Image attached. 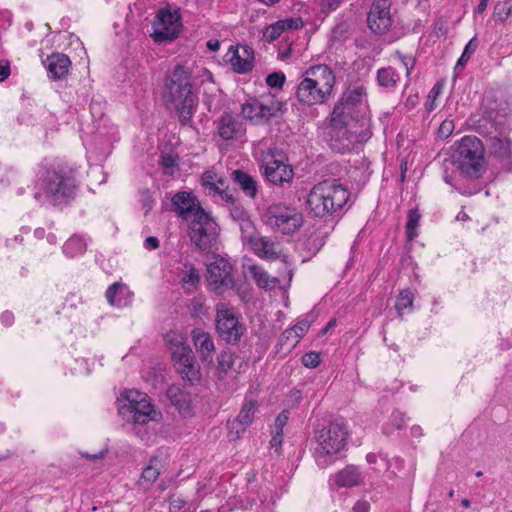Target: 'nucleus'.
I'll use <instances>...</instances> for the list:
<instances>
[{
	"label": "nucleus",
	"instance_id": "nucleus-1",
	"mask_svg": "<svg viewBox=\"0 0 512 512\" xmlns=\"http://www.w3.org/2000/svg\"><path fill=\"white\" fill-rule=\"evenodd\" d=\"M163 99L168 109L174 110L182 126L190 125L198 103L193 91L190 73L182 66H176L166 79Z\"/></svg>",
	"mask_w": 512,
	"mask_h": 512
},
{
	"label": "nucleus",
	"instance_id": "nucleus-2",
	"mask_svg": "<svg viewBox=\"0 0 512 512\" xmlns=\"http://www.w3.org/2000/svg\"><path fill=\"white\" fill-rule=\"evenodd\" d=\"M350 192L338 179L314 185L307 196V207L316 217L338 216L346 210Z\"/></svg>",
	"mask_w": 512,
	"mask_h": 512
},
{
	"label": "nucleus",
	"instance_id": "nucleus-3",
	"mask_svg": "<svg viewBox=\"0 0 512 512\" xmlns=\"http://www.w3.org/2000/svg\"><path fill=\"white\" fill-rule=\"evenodd\" d=\"M454 164L465 178L482 177L487 168L484 143L476 136L462 137L457 144Z\"/></svg>",
	"mask_w": 512,
	"mask_h": 512
},
{
	"label": "nucleus",
	"instance_id": "nucleus-4",
	"mask_svg": "<svg viewBox=\"0 0 512 512\" xmlns=\"http://www.w3.org/2000/svg\"><path fill=\"white\" fill-rule=\"evenodd\" d=\"M348 430L345 424L334 421L329 422L321 429L316 430L315 460L321 468L334 461V456L339 454L347 444Z\"/></svg>",
	"mask_w": 512,
	"mask_h": 512
},
{
	"label": "nucleus",
	"instance_id": "nucleus-5",
	"mask_svg": "<svg viewBox=\"0 0 512 512\" xmlns=\"http://www.w3.org/2000/svg\"><path fill=\"white\" fill-rule=\"evenodd\" d=\"M285 110V103L274 95L252 98L241 105L242 117L254 126L279 125Z\"/></svg>",
	"mask_w": 512,
	"mask_h": 512
},
{
	"label": "nucleus",
	"instance_id": "nucleus-6",
	"mask_svg": "<svg viewBox=\"0 0 512 512\" xmlns=\"http://www.w3.org/2000/svg\"><path fill=\"white\" fill-rule=\"evenodd\" d=\"M41 187L53 205L66 203L74 198L78 187L75 170H48L41 178Z\"/></svg>",
	"mask_w": 512,
	"mask_h": 512
},
{
	"label": "nucleus",
	"instance_id": "nucleus-7",
	"mask_svg": "<svg viewBox=\"0 0 512 512\" xmlns=\"http://www.w3.org/2000/svg\"><path fill=\"white\" fill-rule=\"evenodd\" d=\"M119 401V414L129 422L147 424L157 421L161 412L151 404L149 397L138 390H128Z\"/></svg>",
	"mask_w": 512,
	"mask_h": 512
},
{
	"label": "nucleus",
	"instance_id": "nucleus-8",
	"mask_svg": "<svg viewBox=\"0 0 512 512\" xmlns=\"http://www.w3.org/2000/svg\"><path fill=\"white\" fill-rule=\"evenodd\" d=\"M265 225L284 235L296 233L303 225L302 213L293 206L282 203L269 205L262 214Z\"/></svg>",
	"mask_w": 512,
	"mask_h": 512
},
{
	"label": "nucleus",
	"instance_id": "nucleus-9",
	"mask_svg": "<svg viewBox=\"0 0 512 512\" xmlns=\"http://www.w3.org/2000/svg\"><path fill=\"white\" fill-rule=\"evenodd\" d=\"M194 215V218L188 221V235L191 242L202 252L217 249L218 224L205 210H198Z\"/></svg>",
	"mask_w": 512,
	"mask_h": 512
},
{
	"label": "nucleus",
	"instance_id": "nucleus-10",
	"mask_svg": "<svg viewBox=\"0 0 512 512\" xmlns=\"http://www.w3.org/2000/svg\"><path fill=\"white\" fill-rule=\"evenodd\" d=\"M260 168L266 180L275 186L282 187L291 183L294 178L293 168L286 155L277 148L269 149L263 154Z\"/></svg>",
	"mask_w": 512,
	"mask_h": 512
},
{
	"label": "nucleus",
	"instance_id": "nucleus-11",
	"mask_svg": "<svg viewBox=\"0 0 512 512\" xmlns=\"http://www.w3.org/2000/svg\"><path fill=\"white\" fill-rule=\"evenodd\" d=\"M215 322L219 337L228 344H237L246 332V327L240 322L235 309L227 303L216 305Z\"/></svg>",
	"mask_w": 512,
	"mask_h": 512
},
{
	"label": "nucleus",
	"instance_id": "nucleus-12",
	"mask_svg": "<svg viewBox=\"0 0 512 512\" xmlns=\"http://www.w3.org/2000/svg\"><path fill=\"white\" fill-rule=\"evenodd\" d=\"M485 141L489 154L505 171L512 173V140L502 130H492Z\"/></svg>",
	"mask_w": 512,
	"mask_h": 512
},
{
	"label": "nucleus",
	"instance_id": "nucleus-13",
	"mask_svg": "<svg viewBox=\"0 0 512 512\" xmlns=\"http://www.w3.org/2000/svg\"><path fill=\"white\" fill-rule=\"evenodd\" d=\"M180 15L178 11L162 8L158 11L153 24L155 41H166L177 38L180 32Z\"/></svg>",
	"mask_w": 512,
	"mask_h": 512
},
{
	"label": "nucleus",
	"instance_id": "nucleus-14",
	"mask_svg": "<svg viewBox=\"0 0 512 512\" xmlns=\"http://www.w3.org/2000/svg\"><path fill=\"white\" fill-rule=\"evenodd\" d=\"M509 113L508 104L489 97L483 99L481 105V118L477 120L475 128H498L505 125V119Z\"/></svg>",
	"mask_w": 512,
	"mask_h": 512
},
{
	"label": "nucleus",
	"instance_id": "nucleus-15",
	"mask_svg": "<svg viewBox=\"0 0 512 512\" xmlns=\"http://www.w3.org/2000/svg\"><path fill=\"white\" fill-rule=\"evenodd\" d=\"M208 281L217 291L223 292L234 287L232 265L224 258L216 256L208 267Z\"/></svg>",
	"mask_w": 512,
	"mask_h": 512
},
{
	"label": "nucleus",
	"instance_id": "nucleus-16",
	"mask_svg": "<svg viewBox=\"0 0 512 512\" xmlns=\"http://www.w3.org/2000/svg\"><path fill=\"white\" fill-rule=\"evenodd\" d=\"M242 241L249 245L253 252L260 258L274 261L282 258L285 262V256L282 255L280 244L274 242L269 237L258 236L256 231L251 233L250 237H244Z\"/></svg>",
	"mask_w": 512,
	"mask_h": 512
},
{
	"label": "nucleus",
	"instance_id": "nucleus-17",
	"mask_svg": "<svg viewBox=\"0 0 512 512\" xmlns=\"http://www.w3.org/2000/svg\"><path fill=\"white\" fill-rule=\"evenodd\" d=\"M390 8V0H375L372 3L367 22L374 33L383 34L390 28L392 24Z\"/></svg>",
	"mask_w": 512,
	"mask_h": 512
},
{
	"label": "nucleus",
	"instance_id": "nucleus-18",
	"mask_svg": "<svg viewBox=\"0 0 512 512\" xmlns=\"http://www.w3.org/2000/svg\"><path fill=\"white\" fill-rule=\"evenodd\" d=\"M226 57L233 71L238 74H246L254 67V51L248 45L230 46Z\"/></svg>",
	"mask_w": 512,
	"mask_h": 512
},
{
	"label": "nucleus",
	"instance_id": "nucleus-19",
	"mask_svg": "<svg viewBox=\"0 0 512 512\" xmlns=\"http://www.w3.org/2000/svg\"><path fill=\"white\" fill-rule=\"evenodd\" d=\"M256 407L257 400L245 398L238 416L234 420L228 421L229 435L231 437L234 439L240 438L241 434L246 431L247 427L250 426L253 421Z\"/></svg>",
	"mask_w": 512,
	"mask_h": 512
},
{
	"label": "nucleus",
	"instance_id": "nucleus-20",
	"mask_svg": "<svg viewBox=\"0 0 512 512\" xmlns=\"http://www.w3.org/2000/svg\"><path fill=\"white\" fill-rule=\"evenodd\" d=\"M171 202L179 217L187 222L194 218L196 211L204 210L192 192H178L172 197Z\"/></svg>",
	"mask_w": 512,
	"mask_h": 512
},
{
	"label": "nucleus",
	"instance_id": "nucleus-21",
	"mask_svg": "<svg viewBox=\"0 0 512 512\" xmlns=\"http://www.w3.org/2000/svg\"><path fill=\"white\" fill-rule=\"evenodd\" d=\"M303 77L313 82L328 95L331 94L335 85V75L331 68L325 64L310 67L305 71Z\"/></svg>",
	"mask_w": 512,
	"mask_h": 512
},
{
	"label": "nucleus",
	"instance_id": "nucleus-22",
	"mask_svg": "<svg viewBox=\"0 0 512 512\" xmlns=\"http://www.w3.org/2000/svg\"><path fill=\"white\" fill-rule=\"evenodd\" d=\"M324 140L331 150L343 154L354 147L357 137L352 130H328Z\"/></svg>",
	"mask_w": 512,
	"mask_h": 512
},
{
	"label": "nucleus",
	"instance_id": "nucleus-23",
	"mask_svg": "<svg viewBox=\"0 0 512 512\" xmlns=\"http://www.w3.org/2000/svg\"><path fill=\"white\" fill-rule=\"evenodd\" d=\"M193 345L203 363H212L216 351L213 337L201 328L191 331Z\"/></svg>",
	"mask_w": 512,
	"mask_h": 512
},
{
	"label": "nucleus",
	"instance_id": "nucleus-24",
	"mask_svg": "<svg viewBox=\"0 0 512 512\" xmlns=\"http://www.w3.org/2000/svg\"><path fill=\"white\" fill-rule=\"evenodd\" d=\"M321 88L315 85L313 82L308 81L306 78H302L296 88L297 100L305 105H315L324 103L328 98Z\"/></svg>",
	"mask_w": 512,
	"mask_h": 512
},
{
	"label": "nucleus",
	"instance_id": "nucleus-25",
	"mask_svg": "<svg viewBox=\"0 0 512 512\" xmlns=\"http://www.w3.org/2000/svg\"><path fill=\"white\" fill-rule=\"evenodd\" d=\"M165 341L170 349L174 364L188 357H193L194 353L187 343L185 334L177 331H170L165 335Z\"/></svg>",
	"mask_w": 512,
	"mask_h": 512
},
{
	"label": "nucleus",
	"instance_id": "nucleus-26",
	"mask_svg": "<svg viewBox=\"0 0 512 512\" xmlns=\"http://www.w3.org/2000/svg\"><path fill=\"white\" fill-rule=\"evenodd\" d=\"M360 110L338 101L331 113L332 128H347L358 122Z\"/></svg>",
	"mask_w": 512,
	"mask_h": 512
},
{
	"label": "nucleus",
	"instance_id": "nucleus-27",
	"mask_svg": "<svg viewBox=\"0 0 512 512\" xmlns=\"http://www.w3.org/2000/svg\"><path fill=\"white\" fill-rule=\"evenodd\" d=\"M226 210L228 211L231 219L238 224L241 231V239L244 237H250L251 233L255 232L254 222L252 221L249 212L244 208L240 201L232 203V206H229Z\"/></svg>",
	"mask_w": 512,
	"mask_h": 512
},
{
	"label": "nucleus",
	"instance_id": "nucleus-28",
	"mask_svg": "<svg viewBox=\"0 0 512 512\" xmlns=\"http://www.w3.org/2000/svg\"><path fill=\"white\" fill-rule=\"evenodd\" d=\"M46 69L49 73V77L58 80L64 78L71 67V61L69 57L63 53H53L47 57L44 62Z\"/></svg>",
	"mask_w": 512,
	"mask_h": 512
},
{
	"label": "nucleus",
	"instance_id": "nucleus-29",
	"mask_svg": "<svg viewBox=\"0 0 512 512\" xmlns=\"http://www.w3.org/2000/svg\"><path fill=\"white\" fill-rule=\"evenodd\" d=\"M167 397L182 416L188 417L193 414L192 395L189 392L172 386L167 390Z\"/></svg>",
	"mask_w": 512,
	"mask_h": 512
},
{
	"label": "nucleus",
	"instance_id": "nucleus-30",
	"mask_svg": "<svg viewBox=\"0 0 512 512\" xmlns=\"http://www.w3.org/2000/svg\"><path fill=\"white\" fill-rule=\"evenodd\" d=\"M334 481L339 487L349 488L363 484L364 476L357 466L347 465L335 474Z\"/></svg>",
	"mask_w": 512,
	"mask_h": 512
},
{
	"label": "nucleus",
	"instance_id": "nucleus-31",
	"mask_svg": "<svg viewBox=\"0 0 512 512\" xmlns=\"http://www.w3.org/2000/svg\"><path fill=\"white\" fill-rule=\"evenodd\" d=\"M231 176L247 197L254 199L257 196L258 183L251 175L242 170H234Z\"/></svg>",
	"mask_w": 512,
	"mask_h": 512
},
{
	"label": "nucleus",
	"instance_id": "nucleus-32",
	"mask_svg": "<svg viewBox=\"0 0 512 512\" xmlns=\"http://www.w3.org/2000/svg\"><path fill=\"white\" fill-rule=\"evenodd\" d=\"M340 102L352 106L356 110L367 102V91L363 85H354L347 88L339 99Z\"/></svg>",
	"mask_w": 512,
	"mask_h": 512
},
{
	"label": "nucleus",
	"instance_id": "nucleus-33",
	"mask_svg": "<svg viewBox=\"0 0 512 512\" xmlns=\"http://www.w3.org/2000/svg\"><path fill=\"white\" fill-rule=\"evenodd\" d=\"M107 301L114 306L123 307L130 301L128 287L122 283H113L106 291Z\"/></svg>",
	"mask_w": 512,
	"mask_h": 512
},
{
	"label": "nucleus",
	"instance_id": "nucleus-34",
	"mask_svg": "<svg viewBox=\"0 0 512 512\" xmlns=\"http://www.w3.org/2000/svg\"><path fill=\"white\" fill-rule=\"evenodd\" d=\"M176 370L179 372L184 380L189 381L191 384L200 380V369L195 362V356L185 358L184 360L174 364Z\"/></svg>",
	"mask_w": 512,
	"mask_h": 512
},
{
	"label": "nucleus",
	"instance_id": "nucleus-35",
	"mask_svg": "<svg viewBox=\"0 0 512 512\" xmlns=\"http://www.w3.org/2000/svg\"><path fill=\"white\" fill-rule=\"evenodd\" d=\"M249 272L260 288L272 289L279 283L277 278L270 277L269 274L260 266H249Z\"/></svg>",
	"mask_w": 512,
	"mask_h": 512
},
{
	"label": "nucleus",
	"instance_id": "nucleus-36",
	"mask_svg": "<svg viewBox=\"0 0 512 512\" xmlns=\"http://www.w3.org/2000/svg\"><path fill=\"white\" fill-rule=\"evenodd\" d=\"M399 80L400 75L391 66L380 68L377 71V83L383 88L392 89L397 85Z\"/></svg>",
	"mask_w": 512,
	"mask_h": 512
},
{
	"label": "nucleus",
	"instance_id": "nucleus-37",
	"mask_svg": "<svg viewBox=\"0 0 512 512\" xmlns=\"http://www.w3.org/2000/svg\"><path fill=\"white\" fill-rule=\"evenodd\" d=\"M161 470V461L158 458H152L149 464L143 469L141 474V484L150 486L159 477Z\"/></svg>",
	"mask_w": 512,
	"mask_h": 512
},
{
	"label": "nucleus",
	"instance_id": "nucleus-38",
	"mask_svg": "<svg viewBox=\"0 0 512 512\" xmlns=\"http://www.w3.org/2000/svg\"><path fill=\"white\" fill-rule=\"evenodd\" d=\"M86 250L85 240L77 235L70 237L63 245V252L69 257H75L81 255Z\"/></svg>",
	"mask_w": 512,
	"mask_h": 512
},
{
	"label": "nucleus",
	"instance_id": "nucleus-39",
	"mask_svg": "<svg viewBox=\"0 0 512 512\" xmlns=\"http://www.w3.org/2000/svg\"><path fill=\"white\" fill-rule=\"evenodd\" d=\"M414 302V295L409 289H403L399 292L395 302V309L400 318L404 311H412Z\"/></svg>",
	"mask_w": 512,
	"mask_h": 512
},
{
	"label": "nucleus",
	"instance_id": "nucleus-40",
	"mask_svg": "<svg viewBox=\"0 0 512 512\" xmlns=\"http://www.w3.org/2000/svg\"><path fill=\"white\" fill-rule=\"evenodd\" d=\"M406 426V416L404 413L396 410L390 416L389 421L383 426V433L392 435L395 430H402Z\"/></svg>",
	"mask_w": 512,
	"mask_h": 512
},
{
	"label": "nucleus",
	"instance_id": "nucleus-41",
	"mask_svg": "<svg viewBox=\"0 0 512 512\" xmlns=\"http://www.w3.org/2000/svg\"><path fill=\"white\" fill-rule=\"evenodd\" d=\"M327 234V232L321 233L319 231L312 233L304 243L305 249L312 255L318 253L325 244Z\"/></svg>",
	"mask_w": 512,
	"mask_h": 512
},
{
	"label": "nucleus",
	"instance_id": "nucleus-42",
	"mask_svg": "<svg viewBox=\"0 0 512 512\" xmlns=\"http://www.w3.org/2000/svg\"><path fill=\"white\" fill-rule=\"evenodd\" d=\"M181 281L185 285H189L193 289L197 288L200 281L198 270L191 263H185L184 269L181 272Z\"/></svg>",
	"mask_w": 512,
	"mask_h": 512
},
{
	"label": "nucleus",
	"instance_id": "nucleus-43",
	"mask_svg": "<svg viewBox=\"0 0 512 512\" xmlns=\"http://www.w3.org/2000/svg\"><path fill=\"white\" fill-rule=\"evenodd\" d=\"M420 214L417 210H410L408 213V220L406 224L407 237L412 240L417 236L416 229L419 226Z\"/></svg>",
	"mask_w": 512,
	"mask_h": 512
},
{
	"label": "nucleus",
	"instance_id": "nucleus-44",
	"mask_svg": "<svg viewBox=\"0 0 512 512\" xmlns=\"http://www.w3.org/2000/svg\"><path fill=\"white\" fill-rule=\"evenodd\" d=\"M512 13V7L508 1H498L494 6L493 16L496 21H505Z\"/></svg>",
	"mask_w": 512,
	"mask_h": 512
},
{
	"label": "nucleus",
	"instance_id": "nucleus-45",
	"mask_svg": "<svg viewBox=\"0 0 512 512\" xmlns=\"http://www.w3.org/2000/svg\"><path fill=\"white\" fill-rule=\"evenodd\" d=\"M284 24L285 22L283 21H277L267 27L263 32L265 40L268 42H273L276 40L285 31Z\"/></svg>",
	"mask_w": 512,
	"mask_h": 512
},
{
	"label": "nucleus",
	"instance_id": "nucleus-46",
	"mask_svg": "<svg viewBox=\"0 0 512 512\" xmlns=\"http://www.w3.org/2000/svg\"><path fill=\"white\" fill-rule=\"evenodd\" d=\"M218 370L226 373L234 363V354L230 350H222L217 357Z\"/></svg>",
	"mask_w": 512,
	"mask_h": 512
},
{
	"label": "nucleus",
	"instance_id": "nucleus-47",
	"mask_svg": "<svg viewBox=\"0 0 512 512\" xmlns=\"http://www.w3.org/2000/svg\"><path fill=\"white\" fill-rule=\"evenodd\" d=\"M159 164L167 175H173L178 166L176 158L170 154L161 155Z\"/></svg>",
	"mask_w": 512,
	"mask_h": 512
},
{
	"label": "nucleus",
	"instance_id": "nucleus-48",
	"mask_svg": "<svg viewBox=\"0 0 512 512\" xmlns=\"http://www.w3.org/2000/svg\"><path fill=\"white\" fill-rule=\"evenodd\" d=\"M310 327V321L307 319L299 320L293 327V331L295 333L294 341L292 346H296L299 340L307 333Z\"/></svg>",
	"mask_w": 512,
	"mask_h": 512
},
{
	"label": "nucleus",
	"instance_id": "nucleus-49",
	"mask_svg": "<svg viewBox=\"0 0 512 512\" xmlns=\"http://www.w3.org/2000/svg\"><path fill=\"white\" fill-rule=\"evenodd\" d=\"M286 77L282 72H273L266 77V84L270 88L281 89L285 83Z\"/></svg>",
	"mask_w": 512,
	"mask_h": 512
},
{
	"label": "nucleus",
	"instance_id": "nucleus-50",
	"mask_svg": "<svg viewBox=\"0 0 512 512\" xmlns=\"http://www.w3.org/2000/svg\"><path fill=\"white\" fill-rule=\"evenodd\" d=\"M140 201L145 214L150 212L155 204V201L148 189H143L140 191Z\"/></svg>",
	"mask_w": 512,
	"mask_h": 512
},
{
	"label": "nucleus",
	"instance_id": "nucleus-51",
	"mask_svg": "<svg viewBox=\"0 0 512 512\" xmlns=\"http://www.w3.org/2000/svg\"><path fill=\"white\" fill-rule=\"evenodd\" d=\"M212 193L217 194L219 196V198L222 201H224V207L226 209H228L229 206H232V203H236L239 201L228 190L220 189L219 187H217L216 191H213Z\"/></svg>",
	"mask_w": 512,
	"mask_h": 512
},
{
	"label": "nucleus",
	"instance_id": "nucleus-52",
	"mask_svg": "<svg viewBox=\"0 0 512 512\" xmlns=\"http://www.w3.org/2000/svg\"><path fill=\"white\" fill-rule=\"evenodd\" d=\"M302 363L307 368H315L320 364V355L317 352H308L303 355Z\"/></svg>",
	"mask_w": 512,
	"mask_h": 512
},
{
	"label": "nucleus",
	"instance_id": "nucleus-53",
	"mask_svg": "<svg viewBox=\"0 0 512 512\" xmlns=\"http://www.w3.org/2000/svg\"><path fill=\"white\" fill-rule=\"evenodd\" d=\"M186 501L178 496H171L169 498V512H181L185 507Z\"/></svg>",
	"mask_w": 512,
	"mask_h": 512
},
{
	"label": "nucleus",
	"instance_id": "nucleus-54",
	"mask_svg": "<svg viewBox=\"0 0 512 512\" xmlns=\"http://www.w3.org/2000/svg\"><path fill=\"white\" fill-rule=\"evenodd\" d=\"M214 178H215V174L212 171H206L202 175L203 185L205 186V188H207L210 191V193H212L213 191H216V189L218 187L217 184L214 182Z\"/></svg>",
	"mask_w": 512,
	"mask_h": 512
},
{
	"label": "nucleus",
	"instance_id": "nucleus-55",
	"mask_svg": "<svg viewBox=\"0 0 512 512\" xmlns=\"http://www.w3.org/2000/svg\"><path fill=\"white\" fill-rule=\"evenodd\" d=\"M235 119L230 112L225 111L218 120V128H234Z\"/></svg>",
	"mask_w": 512,
	"mask_h": 512
},
{
	"label": "nucleus",
	"instance_id": "nucleus-56",
	"mask_svg": "<svg viewBox=\"0 0 512 512\" xmlns=\"http://www.w3.org/2000/svg\"><path fill=\"white\" fill-rule=\"evenodd\" d=\"M289 419V412L288 411H282L275 419L274 428L275 431H279L283 433V428L287 424Z\"/></svg>",
	"mask_w": 512,
	"mask_h": 512
},
{
	"label": "nucleus",
	"instance_id": "nucleus-57",
	"mask_svg": "<svg viewBox=\"0 0 512 512\" xmlns=\"http://www.w3.org/2000/svg\"><path fill=\"white\" fill-rule=\"evenodd\" d=\"M295 333L292 328L286 329L280 336L279 342L282 346L289 345L290 347H293V341H294Z\"/></svg>",
	"mask_w": 512,
	"mask_h": 512
},
{
	"label": "nucleus",
	"instance_id": "nucleus-58",
	"mask_svg": "<svg viewBox=\"0 0 512 512\" xmlns=\"http://www.w3.org/2000/svg\"><path fill=\"white\" fill-rule=\"evenodd\" d=\"M341 2H342V0H321L320 1L321 10L323 12L335 10L340 5Z\"/></svg>",
	"mask_w": 512,
	"mask_h": 512
},
{
	"label": "nucleus",
	"instance_id": "nucleus-59",
	"mask_svg": "<svg viewBox=\"0 0 512 512\" xmlns=\"http://www.w3.org/2000/svg\"><path fill=\"white\" fill-rule=\"evenodd\" d=\"M283 22H285L284 24V29H298L300 27H302L303 25V21L301 18H290V19H285V20H282Z\"/></svg>",
	"mask_w": 512,
	"mask_h": 512
},
{
	"label": "nucleus",
	"instance_id": "nucleus-60",
	"mask_svg": "<svg viewBox=\"0 0 512 512\" xmlns=\"http://www.w3.org/2000/svg\"><path fill=\"white\" fill-rule=\"evenodd\" d=\"M478 47V40L476 37H473L465 46L464 50H463V53L465 54V56H472L476 49Z\"/></svg>",
	"mask_w": 512,
	"mask_h": 512
},
{
	"label": "nucleus",
	"instance_id": "nucleus-61",
	"mask_svg": "<svg viewBox=\"0 0 512 512\" xmlns=\"http://www.w3.org/2000/svg\"><path fill=\"white\" fill-rule=\"evenodd\" d=\"M400 59H401V62L403 63L404 67L406 68V74L407 76L410 75L411 73V70L414 68L415 66V59L411 56H403V55H400Z\"/></svg>",
	"mask_w": 512,
	"mask_h": 512
},
{
	"label": "nucleus",
	"instance_id": "nucleus-62",
	"mask_svg": "<svg viewBox=\"0 0 512 512\" xmlns=\"http://www.w3.org/2000/svg\"><path fill=\"white\" fill-rule=\"evenodd\" d=\"M160 242L157 237L149 236L144 241V247L148 250H155L159 248Z\"/></svg>",
	"mask_w": 512,
	"mask_h": 512
},
{
	"label": "nucleus",
	"instance_id": "nucleus-63",
	"mask_svg": "<svg viewBox=\"0 0 512 512\" xmlns=\"http://www.w3.org/2000/svg\"><path fill=\"white\" fill-rule=\"evenodd\" d=\"M282 440H283V433L279 432V431H275L271 438V441H270L271 447L278 450L282 445Z\"/></svg>",
	"mask_w": 512,
	"mask_h": 512
},
{
	"label": "nucleus",
	"instance_id": "nucleus-64",
	"mask_svg": "<svg viewBox=\"0 0 512 512\" xmlns=\"http://www.w3.org/2000/svg\"><path fill=\"white\" fill-rule=\"evenodd\" d=\"M370 504L367 501L359 500L353 506V512H369Z\"/></svg>",
	"mask_w": 512,
	"mask_h": 512
}]
</instances>
